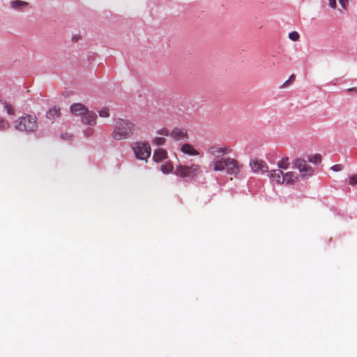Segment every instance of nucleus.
<instances>
[{
	"label": "nucleus",
	"instance_id": "6ab92c4d",
	"mask_svg": "<svg viewBox=\"0 0 357 357\" xmlns=\"http://www.w3.org/2000/svg\"><path fill=\"white\" fill-rule=\"evenodd\" d=\"M99 116L101 118H108L110 116L109 109L108 107H103L98 111Z\"/></svg>",
	"mask_w": 357,
	"mask_h": 357
},
{
	"label": "nucleus",
	"instance_id": "412c9836",
	"mask_svg": "<svg viewBox=\"0 0 357 357\" xmlns=\"http://www.w3.org/2000/svg\"><path fill=\"white\" fill-rule=\"evenodd\" d=\"M10 128V123L3 119L0 118V131L6 130Z\"/></svg>",
	"mask_w": 357,
	"mask_h": 357
},
{
	"label": "nucleus",
	"instance_id": "2eb2a0df",
	"mask_svg": "<svg viewBox=\"0 0 357 357\" xmlns=\"http://www.w3.org/2000/svg\"><path fill=\"white\" fill-rule=\"evenodd\" d=\"M298 181V178L296 173L293 172H287L284 174V184L290 185Z\"/></svg>",
	"mask_w": 357,
	"mask_h": 357
},
{
	"label": "nucleus",
	"instance_id": "2f4dec72",
	"mask_svg": "<svg viewBox=\"0 0 357 357\" xmlns=\"http://www.w3.org/2000/svg\"><path fill=\"white\" fill-rule=\"evenodd\" d=\"M352 90H354V89H349V91H352ZM354 91L357 92V89H354Z\"/></svg>",
	"mask_w": 357,
	"mask_h": 357
},
{
	"label": "nucleus",
	"instance_id": "f8f14e48",
	"mask_svg": "<svg viewBox=\"0 0 357 357\" xmlns=\"http://www.w3.org/2000/svg\"><path fill=\"white\" fill-rule=\"evenodd\" d=\"M97 115L93 111L87 110L86 112L82 117V122L84 124L89 126H94L96 124Z\"/></svg>",
	"mask_w": 357,
	"mask_h": 357
},
{
	"label": "nucleus",
	"instance_id": "20e7f679",
	"mask_svg": "<svg viewBox=\"0 0 357 357\" xmlns=\"http://www.w3.org/2000/svg\"><path fill=\"white\" fill-rule=\"evenodd\" d=\"M174 173L181 178H194L202 173V170L198 164L192 163L190 165H178Z\"/></svg>",
	"mask_w": 357,
	"mask_h": 357
},
{
	"label": "nucleus",
	"instance_id": "bb28decb",
	"mask_svg": "<svg viewBox=\"0 0 357 357\" xmlns=\"http://www.w3.org/2000/svg\"><path fill=\"white\" fill-rule=\"evenodd\" d=\"M158 133L163 136H170L171 131L167 128H162L158 131Z\"/></svg>",
	"mask_w": 357,
	"mask_h": 357
},
{
	"label": "nucleus",
	"instance_id": "b1692460",
	"mask_svg": "<svg viewBox=\"0 0 357 357\" xmlns=\"http://www.w3.org/2000/svg\"><path fill=\"white\" fill-rule=\"evenodd\" d=\"M289 38L293 41H298L300 38V35L296 31H292L289 33Z\"/></svg>",
	"mask_w": 357,
	"mask_h": 357
},
{
	"label": "nucleus",
	"instance_id": "39448f33",
	"mask_svg": "<svg viewBox=\"0 0 357 357\" xmlns=\"http://www.w3.org/2000/svg\"><path fill=\"white\" fill-rule=\"evenodd\" d=\"M136 158L142 160H147L150 157L151 149L148 142H137L132 145Z\"/></svg>",
	"mask_w": 357,
	"mask_h": 357
},
{
	"label": "nucleus",
	"instance_id": "7ed1b4c3",
	"mask_svg": "<svg viewBox=\"0 0 357 357\" xmlns=\"http://www.w3.org/2000/svg\"><path fill=\"white\" fill-rule=\"evenodd\" d=\"M15 130L24 132H34L38 129L37 117L34 115L24 114L13 121Z\"/></svg>",
	"mask_w": 357,
	"mask_h": 357
},
{
	"label": "nucleus",
	"instance_id": "f3484780",
	"mask_svg": "<svg viewBox=\"0 0 357 357\" xmlns=\"http://www.w3.org/2000/svg\"><path fill=\"white\" fill-rule=\"evenodd\" d=\"M29 3L21 0H15L10 2V6L15 10H22L24 7H27Z\"/></svg>",
	"mask_w": 357,
	"mask_h": 357
},
{
	"label": "nucleus",
	"instance_id": "4be33fe9",
	"mask_svg": "<svg viewBox=\"0 0 357 357\" xmlns=\"http://www.w3.org/2000/svg\"><path fill=\"white\" fill-rule=\"evenodd\" d=\"M4 109L6 110V112L9 114V115H14L15 114V109L13 108V107L5 102H4Z\"/></svg>",
	"mask_w": 357,
	"mask_h": 357
},
{
	"label": "nucleus",
	"instance_id": "9b49d317",
	"mask_svg": "<svg viewBox=\"0 0 357 357\" xmlns=\"http://www.w3.org/2000/svg\"><path fill=\"white\" fill-rule=\"evenodd\" d=\"M170 137L176 140H183L188 139V134L184 128H174L170 133Z\"/></svg>",
	"mask_w": 357,
	"mask_h": 357
},
{
	"label": "nucleus",
	"instance_id": "5701e85b",
	"mask_svg": "<svg viewBox=\"0 0 357 357\" xmlns=\"http://www.w3.org/2000/svg\"><path fill=\"white\" fill-rule=\"evenodd\" d=\"M165 142L166 139L162 137H157L153 141L154 144L158 146L163 145L165 143Z\"/></svg>",
	"mask_w": 357,
	"mask_h": 357
},
{
	"label": "nucleus",
	"instance_id": "f257e3e1",
	"mask_svg": "<svg viewBox=\"0 0 357 357\" xmlns=\"http://www.w3.org/2000/svg\"><path fill=\"white\" fill-rule=\"evenodd\" d=\"M135 130L136 126L132 121L123 119H117L115 121L114 128L111 135L114 140H124L130 138Z\"/></svg>",
	"mask_w": 357,
	"mask_h": 357
},
{
	"label": "nucleus",
	"instance_id": "0eeeda50",
	"mask_svg": "<svg viewBox=\"0 0 357 357\" xmlns=\"http://www.w3.org/2000/svg\"><path fill=\"white\" fill-rule=\"evenodd\" d=\"M294 165L299 170L300 175L303 178H307L309 176H311L313 174V169L310 166L306 164V162L304 160H296Z\"/></svg>",
	"mask_w": 357,
	"mask_h": 357
},
{
	"label": "nucleus",
	"instance_id": "1a4fd4ad",
	"mask_svg": "<svg viewBox=\"0 0 357 357\" xmlns=\"http://www.w3.org/2000/svg\"><path fill=\"white\" fill-rule=\"evenodd\" d=\"M269 178L271 182L281 185L284 184V173L281 169H273L269 172Z\"/></svg>",
	"mask_w": 357,
	"mask_h": 357
},
{
	"label": "nucleus",
	"instance_id": "cd10ccee",
	"mask_svg": "<svg viewBox=\"0 0 357 357\" xmlns=\"http://www.w3.org/2000/svg\"><path fill=\"white\" fill-rule=\"evenodd\" d=\"M295 80V75H291L289 79L282 85L281 88L287 87L291 82Z\"/></svg>",
	"mask_w": 357,
	"mask_h": 357
},
{
	"label": "nucleus",
	"instance_id": "9d476101",
	"mask_svg": "<svg viewBox=\"0 0 357 357\" xmlns=\"http://www.w3.org/2000/svg\"><path fill=\"white\" fill-rule=\"evenodd\" d=\"M180 149L183 153L192 157L199 156L200 154L199 151L194 146L188 143L183 144Z\"/></svg>",
	"mask_w": 357,
	"mask_h": 357
},
{
	"label": "nucleus",
	"instance_id": "c756f323",
	"mask_svg": "<svg viewBox=\"0 0 357 357\" xmlns=\"http://www.w3.org/2000/svg\"><path fill=\"white\" fill-rule=\"evenodd\" d=\"M349 0H339L340 4L342 6V8H346Z\"/></svg>",
	"mask_w": 357,
	"mask_h": 357
},
{
	"label": "nucleus",
	"instance_id": "f03ea898",
	"mask_svg": "<svg viewBox=\"0 0 357 357\" xmlns=\"http://www.w3.org/2000/svg\"><path fill=\"white\" fill-rule=\"evenodd\" d=\"M242 168V165L235 158H225L214 160L213 170L214 172L226 171L228 174L237 177Z\"/></svg>",
	"mask_w": 357,
	"mask_h": 357
},
{
	"label": "nucleus",
	"instance_id": "7c9ffc66",
	"mask_svg": "<svg viewBox=\"0 0 357 357\" xmlns=\"http://www.w3.org/2000/svg\"><path fill=\"white\" fill-rule=\"evenodd\" d=\"M328 1H329V6L332 8H336V0H328Z\"/></svg>",
	"mask_w": 357,
	"mask_h": 357
},
{
	"label": "nucleus",
	"instance_id": "6e6552de",
	"mask_svg": "<svg viewBox=\"0 0 357 357\" xmlns=\"http://www.w3.org/2000/svg\"><path fill=\"white\" fill-rule=\"evenodd\" d=\"M250 166L255 173L264 174L268 171V165L263 160L254 158L250 160Z\"/></svg>",
	"mask_w": 357,
	"mask_h": 357
},
{
	"label": "nucleus",
	"instance_id": "c85d7f7f",
	"mask_svg": "<svg viewBox=\"0 0 357 357\" xmlns=\"http://www.w3.org/2000/svg\"><path fill=\"white\" fill-rule=\"evenodd\" d=\"M344 168L343 165L341 164H337L332 166L331 169L334 172H339L342 170Z\"/></svg>",
	"mask_w": 357,
	"mask_h": 357
},
{
	"label": "nucleus",
	"instance_id": "a211bd4d",
	"mask_svg": "<svg viewBox=\"0 0 357 357\" xmlns=\"http://www.w3.org/2000/svg\"><path fill=\"white\" fill-rule=\"evenodd\" d=\"M174 167L170 161H167L162 164L160 167L161 171L165 174H169L173 171Z\"/></svg>",
	"mask_w": 357,
	"mask_h": 357
},
{
	"label": "nucleus",
	"instance_id": "ddd939ff",
	"mask_svg": "<svg viewBox=\"0 0 357 357\" xmlns=\"http://www.w3.org/2000/svg\"><path fill=\"white\" fill-rule=\"evenodd\" d=\"M70 109L73 114L79 116L81 118L88 110V108L82 103H74L70 106Z\"/></svg>",
	"mask_w": 357,
	"mask_h": 357
},
{
	"label": "nucleus",
	"instance_id": "dca6fc26",
	"mask_svg": "<svg viewBox=\"0 0 357 357\" xmlns=\"http://www.w3.org/2000/svg\"><path fill=\"white\" fill-rule=\"evenodd\" d=\"M61 113H60V109L59 107H54L52 108H50L47 114H46V116L47 119H50V120H54L58 117H59Z\"/></svg>",
	"mask_w": 357,
	"mask_h": 357
},
{
	"label": "nucleus",
	"instance_id": "393cba45",
	"mask_svg": "<svg viewBox=\"0 0 357 357\" xmlns=\"http://www.w3.org/2000/svg\"><path fill=\"white\" fill-rule=\"evenodd\" d=\"M321 160V157L319 154H316L310 158L309 161L313 163H319Z\"/></svg>",
	"mask_w": 357,
	"mask_h": 357
},
{
	"label": "nucleus",
	"instance_id": "423d86ee",
	"mask_svg": "<svg viewBox=\"0 0 357 357\" xmlns=\"http://www.w3.org/2000/svg\"><path fill=\"white\" fill-rule=\"evenodd\" d=\"M207 153L215 158H221L225 155L230 154L232 149L230 146L215 144L209 146L206 149Z\"/></svg>",
	"mask_w": 357,
	"mask_h": 357
},
{
	"label": "nucleus",
	"instance_id": "a878e982",
	"mask_svg": "<svg viewBox=\"0 0 357 357\" xmlns=\"http://www.w3.org/2000/svg\"><path fill=\"white\" fill-rule=\"evenodd\" d=\"M349 183L351 185L357 184V174L351 175L349 177Z\"/></svg>",
	"mask_w": 357,
	"mask_h": 357
},
{
	"label": "nucleus",
	"instance_id": "4468645a",
	"mask_svg": "<svg viewBox=\"0 0 357 357\" xmlns=\"http://www.w3.org/2000/svg\"><path fill=\"white\" fill-rule=\"evenodd\" d=\"M167 158V153L165 150L162 149H157L154 151L153 155V159L156 162H162L163 160Z\"/></svg>",
	"mask_w": 357,
	"mask_h": 357
},
{
	"label": "nucleus",
	"instance_id": "aec40b11",
	"mask_svg": "<svg viewBox=\"0 0 357 357\" xmlns=\"http://www.w3.org/2000/svg\"><path fill=\"white\" fill-rule=\"evenodd\" d=\"M288 160L289 159L286 158H283L281 161H280L278 164L279 167L278 169H287L289 166Z\"/></svg>",
	"mask_w": 357,
	"mask_h": 357
}]
</instances>
